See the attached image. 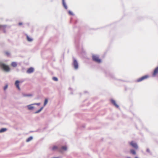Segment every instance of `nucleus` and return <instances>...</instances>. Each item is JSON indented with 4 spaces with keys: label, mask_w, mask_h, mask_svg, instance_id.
Returning a JSON list of instances; mask_svg holds the SVG:
<instances>
[{
    "label": "nucleus",
    "mask_w": 158,
    "mask_h": 158,
    "mask_svg": "<svg viewBox=\"0 0 158 158\" xmlns=\"http://www.w3.org/2000/svg\"><path fill=\"white\" fill-rule=\"evenodd\" d=\"M0 67L6 72H9L10 70V69L8 65H6L2 63L0 61Z\"/></svg>",
    "instance_id": "nucleus-1"
},
{
    "label": "nucleus",
    "mask_w": 158,
    "mask_h": 158,
    "mask_svg": "<svg viewBox=\"0 0 158 158\" xmlns=\"http://www.w3.org/2000/svg\"><path fill=\"white\" fill-rule=\"evenodd\" d=\"M92 59L94 61L98 63H100L101 61V59L99 58L98 56L96 55H93Z\"/></svg>",
    "instance_id": "nucleus-2"
},
{
    "label": "nucleus",
    "mask_w": 158,
    "mask_h": 158,
    "mask_svg": "<svg viewBox=\"0 0 158 158\" xmlns=\"http://www.w3.org/2000/svg\"><path fill=\"white\" fill-rule=\"evenodd\" d=\"M149 77V76L147 75H145L141 77L138 79L136 81L137 82H140L144 80H145L148 78Z\"/></svg>",
    "instance_id": "nucleus-3"
},
{
    "label": "nucleus",
    "mask_w": 158,
    "mask_h": 158,
    "mask_svg": "<svg viewBox=\"0 0 158 158\" xmlns=\"http://www.w3.org/2000/svg\"><path fill=\"white\" fill-rule=\"evenodd\" d=\"M130 144L136 149H137L138 148V146L137 143L134 141H133L130 142Z\"/></svg>",
    "instance_id": "nucleus-4"
},
{
    "label": "nucleus",
    "mask_w": 158,
    "mask_h": 158,
    "mask_svg": "<svg viewBox=\"0 0 158 158\" xmlns=\"http://www.w3.org/2000/svg\"><path fill=\"white\" fill-rule=\"evenodd\" d=\"M73 65L75 69H77L78 68V64L77 60L74 59L73 60Z\"/></svg>",
    "instance_id": "nucleus-5"
},
{
    "label": "nucleus",
    "mask_w": 158,
    "mask_h": 158,
    "mask_svg": "<svg viewBox=\"0 0 158 158\" xmlns=\"http://www.w3.org/2000/svg\"><path fill=\"white\" fill-rule=\"evenodd\" d=\"M19 82H20L19 81L17 80L15 81V85H16V88H18V89L19 90H20V88L19 86Z\"/></svg>",
    "instance_id": "nucleus-6"
},
{
    "label": "nucleus",
    "mask_w": 158,
    "mask_h": 158,
    "mask_svg": "<svg viewBox=\"0 0 158 158\" xmlns=\"http://www.w3.org/2000/svg\"><path fill=\"white\" fill-rule=\"evenodd\" d=\"M158 73V67H156L154 70L153 73L152 75L153 76H155Z\"/></svg>",
    "instance_id": "nucleus-7"
},
{
    "label": "nucleus",
    "mask_w": 158,
    "mask_h": 158,
    "mask_svg": "<svg viewBox=\"0 0 158 158\" xmlns=\"http://www.w3.org/2000/svg\"><path fill=\"white\" fill-rule=\"evenodd\" d=\"M34 71V69L32 68H30L28 69L27 71V73H32Z\"/></svg>",
    "instance_id": "nucleus-8"
},
{
    "label": "nucleus",
    "mask_w": 158,
    "mask_h": 158,
    "mask_svg": "<svg viewBox=\"0 0 158 158\" xmlns=\"http://www.w3.org/2000/svg\"><path fill=\"white\" fill-rule=\"evenodd\" d=\"M111 102L116 107H118V106L116 104L115 101L114 100L112 99L111 100Z\"/></svg>",
    "instance_id": "nucleus-9"
},
{
    "label": "nucleus",
    "mask_w": 158,
    "mask_h": 158,
    "mask_svg": "<svg viewBox=\"0 0 158 158\" xmlns=\"http://www.w3.org/2000/svg\"><path fill=\"white\" fill-rule=\"evenodd\" d=\"M27 41L29 42H31L32 41V39L31 37H29L28 35H27Z\"/></svg>",
    "instance_id": "nucleus-10"
},
{
    "label": "nucleus",
    "mask_w": 158,
    "mask_h": 158,
    "mask_svg": "<svg viewBox=\"0 0 158 158\" xmlns=\"http://www.w3.org/2000/svg\"><path fill=\"white\" fill-rule=\"evenodd\" d=\"M62 2L64 7L65 9H67V7L64 2V0H62Z\"/></svg>",
    "instance_id": "nucleus-11"
},
{
    "label": "nucleus",
    "mask_w": 158,
    "mask_h": 158,
    "mask_svg": "<svg viewBox=\"0 0 158 158\" xmlns=\"http://www.w3.org/2000/svg\"><path fill=\"white\" fill-rule=\"evenodd\" d=\"M28 109L29 110H32L33 109L34 107L32 106V105H29L27 106Z\"/></svg>",
    "instance_id": "nucleus-12"
},
{
    "label": "nucleus",
    "mask_w": 158,
    "mask_h": 158,
    "mask_svg": "<svg viewBox=\"0 0 158 158\" xmlns=\"http://www.w3.org/2000/svg\"><path fill=\"white\" fill-rule=\"evenodd\" d=\"M17 64L15 62H13L11 64V65L14 67H16L17 66Z\"/></svg>",
    "instance_id": "nucleus-13"
},
{
    "label": "nucleus",
    "mask_w": 158,
    "mask_h": 158,
    "mask_svg": "<svg viewBox=\"0 0 158 158\" xmlns=\"http://www.w3.org/2000/svg\"><path fill=\"white\" fill-rule=\"evenodd\" d=\"M32 139V137L31 136H30L26 140V141L27 142H28L31 140Z\"/></svg>",
    "instance_id": "nucleus-14"
},
{
    "label": "nucleus",
    "mask_w": 158,
    "mask_h": 158,
    "mask_svg": "<svg viewBox=\"0 0 158 158\" xmlns=\"http://www.w3.org/2000/svg\"><path fill=\"white\" fill-rule=\"evenodd\" d=\"M131 152L133 154L135 155L136 154V152L133 149H131L130 150Z\"/></svg>",
    "instance_id": "nucleus-15"
},
{
    "label": "nucleus",
    "mask_w": 158,
    "mask_h": 158,
    "mask_svg": "<svg viewBox=\"0 0 158 158\" xmlns=\"http://www.w3.org/2000/svg\"><path fill=\"white\" fill-rule=\"evenodd\" d=\"M48 99L47 98L45 99V100L44 103V106H45L48 103Z\"/></svg>",
    "instance_id": "nucleus-16"
},
{
    "label": "nucleus",
    "mask_w": 158,
    "mask_h": 158,
    "mask_svg": "<svg viewBox=\"0 0 158 158\" xmlns=\"http://www.w3.org/2000/svg\"><path fill=\"white\" fill-rule=\"evenodd\" d=\"M61 149H62L63 150H66L67 149V147L66 146H62L61 147Z\"/></svg>",
    "instance_id": "nucleus-17"
},
{
    "label": "nucleus",
    "mask_w": 158,
    "mask_h": 158,
    "mask_svg": "<svg viewBox=\"0 0 158 158\" xmlns=\"http://www.w3.org/2000/svg\"><path fill=\"white\" fill-rule=\"evenodd\" d=\"M6 130V129H1L0 130V133L4 132Z\"/></svg>",
    "instance_id": "nucleus-18"
},
{
    "label": "nucleus",
    "mask_w": 158,
    "mask_h": 158,
    "mask_svg": "<svg viewBox=\"0 0 158 158\" xmlns=\"http://www.w3.org/2000/svg\"><path fill=\"white\" fill-rule=\"evenodd\" d=\"M43 107H41L39 110L36 111L35 113H38L40 112L41 110H42L43 109Z\"/></svg>",
    "instance_id": "nucleus-19"
},
{
    "label": "nucleus",
    "mask_w": 158,
    "mask_h": 158,
    "mask_svg": "<svg viewBox=\"0 0 158 158\" xmlns=\"http://www.w3.org/2000/svg\"><path fill=\"white\" fill-rule=\"evenodd\" d=\"M57 147L56 146H54L52 148V150H56L57 149Z\"/></svg>",
    "instance_id": "nucleus-20"
},
{
    "label": "nucleus",
    "mask_w": 158,
    "mask_h": 158,
    "mask_svg": "<svg viewBox=\"0 0 158 158\" xmlns=\"http://www.w3.org/2000/svg\"><path fill=\"white\" fill-rule=\"evenodd\" d=\"M53 80L55 81H58V79L56 77H53L52 78Z\"/></svg>",
    "instance_id": "nucleus-21"
},
{
    "label": "nucleus",
    "mask_w": 158,
    "mask_h": 158,
    "mask_svg": "<svg viewBox=\"0 0 158 158\" xmlns=\"http://www.w3.org/2000/svg\"><path fill=\"white\" fill-rule=\"evenodd\" d=\"M5 54L7 56H9L10 55V53L8 52H5Z\"/></svg>",
    "instance_id": "nucleus-22"
},
{
    "label": "nucleus",
    "mask_w": 158,
    "mask_h": 158,
    "mask_svg": "<svg viewBox=\"0 0 158 158\" xmlns=\"http://www.w3.org/2000/svg\"><path fill=\"white\" fill-rule=\"evenodd\" d=\"M8 87V85H6V86L4 87V90H5Z\"/></svg>",
    "instance_id": "nucleus-23"
},
{
    "label": "nucleus",
    "mask_w": 158,
    "mask_h": 158,
    "mask_svg": "<svg viewBox=\"0 0 158 158\" xmlns=\"http://www.w3.org/2000/svg\"><path fill=\"white\" fill-rule=\"evenodd\" d=\"M69 14L70 15H73V12H72L70 11H69Z\"/></svg>",
    "instance_id": "nucleus-24"
},
{
    "label": "nucleus",
    "mask_w": 158,
    "mask_h": 158,
    "mask_svg": "<svg viewBox=\"0 0 158 158\" xmlns=\"http://www.w3.org/2000/svg\"><path fill=\"white\" fill-rule=\"evenodd\" d=\"M22 23H19V25H22Z\"/></svg>",
    "instance_id": "nucleus-25"
},
{
    "label": "nucleus",
    "mask_w": 158,
    "mask_h": 158,
    "mask_svg": "<svg viewBox=\"0 0 158 158\" xmlns=\"http://www.w3.org/2000/svg\"><path fill=\"white\" fill-rule=\"evenodd\" d=\"M36 104V105H39L40 104V103H35V104Z\"/></svg>",
    "instance_id": "nucleus-26"
},
{
    "label": "nucleus",
    "mask_w": 158,
    "mask_h": 158,
    "mask_svg": "<svg viewBox=\"0 0 158 158\" xmlns=\"http://www.w3.org/2000/svg\"><path fill=\"white\" fill-rule=\"evenodd\" d=\"M59 158V157H55V158Z\"/></svg>",
    "instance_id": "nucleus-27"
},
{
    "label": "nucleus",
    "mask_w": 158,
    "mask_h": 158,
    "mask_svg": "<svg viewBox=\"0 0 158 158\" xmlns=\"http://www.w3.org/2000/svg\"><path fill=\"white\" fill-rule=\"evenodd\" d=\"M135 158H138V157H135Z\"/></svg>",
    "instance_id": "nucleus-28"
},
{
    "label": "nucleus",
    "mask_w": 158,
    "mask_h": 158,
    "mask_svg": "<svg viewBox=\"0 0 158 158\" xmlns=\"http://www.w3.org/2000/svg\"><path fill=\"white\" fill-rule=\"evenodd\" d=\"M128 158H130V157H128Z\"/></svg>",
    "instance_id": "nucleus-29"
}]
</instances>
